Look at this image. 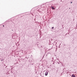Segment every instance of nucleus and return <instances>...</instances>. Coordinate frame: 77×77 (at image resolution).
Instances as JSON below:
<instances>
[{
  "mask_svg": "<svg viewBox=\"0 0 77 77\" xmlns=\"http://www.w3.org/2000/svg\"><path fill=\"white\" fill-rule=\"evenodd\" d=\"M72 3V2H71V3Z\"/></svg>",
  "mask_w": 77,
  "mask_h": 77,
  "instance_id": "6e6552de",
  "label": "nucleus"
},
{
  "mask_svg": "<svg viewBox=\"0 0 77 77\" xmlns=\"http://www.w3.org/2000/svg\"><path fill=\"white\" fill-rule=\"evenodd\" d=\"M51 8L53 9V10H54L55 9V8H54V7L53 6H51Z\"/></svg>",
  "mask_w": 77,
  "mask_h": 77,
  "instance_id": "f03ea898",
  "label": "nucleus"
},
{
  "mask_svg": "<svg viewBox=\"0 0 77 77\" xmlns=\"http://www.w3.org/2000/svg\"><path fill=\"white\" fill-rule=\"evenodd\" d=\"M56 5V4H54V5Z\"/></svg>",
  "mask_w": 77,
  "mask_h": 77,
  "instance_id": "1a4fd4ad",
  "label": "nucleus"
},
{
  "mask_svg": "<svg viewBox=\"0 0 77 77\" xmlns=\"http://www.w3.org/2000/svg\"><path fill=\"white\" fill-rule=\"evenodd\" d=\"M12 69V68H11V69Z\"/></svg>",
  "mask_w": 77,
  "mask_h": 77,
  "instance_id": "9d476101",
  "label": "nucleus"
},
{
  "mask_svg": "<svg viewBox=\"0 0 77 77\" xmlns=\"http://www.w3.org/2000/svg\"><path fill=\"white\" fill-rule=\"evenodd\" d=\"M3 27H5V26L4 25H3Z\"/></svg>",
  "mask_w": 77,
  "mask_h": 77,
  "instance_id": "423d86ee",
  "label": "nucleus"
},
{
  "mask_svg": "<svg viewBox=\"0 0 77 77\" xmlns=\"http://www.w3.org/2000/svg\"><path fill=\"white\" fill-rule=\"evenodd\" d=\"M1 61H3V60H1Z\"/></svg>",
  "mask_w": 77,
  "mask_h": 77,
  "instance_id": "0eeeda50",
  "label": "nucleus"
},
{
  "mask_svg": "<svg viewBox=\"0 0 77 77\" xmlns=\"http://www.w3.org/2000/svg\"><path fill=\"white\" fill-rule=\"evenodd\" d=\"M69 9H70V8H69Z\"/></svg>",
  "mask_w": 77,
  "mask_h": 77,
  "instance_id": "9b49d317",
  "label": "nucleus"
},
{
  "mask_svg": "<svg viewBox=\"0 0 77 77\" xmlns=\"http://www.w3.org/2000/svg\"><path fill=\"white\" fill-rule=\"evenodd\" d=\"M60 44H60V45H59V46L58 47L59 48H60Z\"/></svg>",
  "mask_w": 77,
  "mask_h": 77,
  "instance_id": "20e7f679",
  "label": "nucleus"
},
{
  "mask_svg": "<svg viewBox=\"0 0 77 77\" xmlns=\"http://www.w3.org/2000/svg\"><path fill=\"white\" fill-rule=\"evenodd\" d=\"M52 29H54V27H52Z\"/></svg>",
  "mask_w": 77,
  "mask_h": 77,
  "instance_id": "39448f33",
  "label": "nucleus"
},
{
  "mask_svg": "<svg viewBox=\"0 0 77 77\" xmlns=\"http://www.w3.org/2000/svg\"><path fill=\"white\" fill-rule=\"evenodd\" d=\"M72 77H75V75L74 74H72Z\"/></svg>",
  "mask_w": 77,
  "mask_h": 77,
  "instance_id": "7ed1b4c3",
  "label": "nucleus"
},
{
  "mask_svg": "<svg viewBox=\"0 0 77 77\" xmlns=\"http://www.w3.org/2000/svg\"><path fill=\"white\" fill-rule=\"evenodd\" d=\"M48 71L46 72H45V75L46 76H47V75H48Z\"/></svg>",
  "mask_w": 77,
  "mask_h": 77,
  "instance_id": "f257e3e1",
  "label": "nucleus"
},
{
  "mask_svg": "<svg viewBox=\"0 0 77 77\" xmlns=\"http://www.w3.org/2000/svg\"><path fill=\"white\" fill-rule=\"evenodd\" d=\"M11 72H12V71L11 70Z\"/></svg>",
  "mask_w": 77,
  "mask_h": 77,
  "instance_id": "f8f14e48",
  "label": "nucleus"
}]
</instances>
